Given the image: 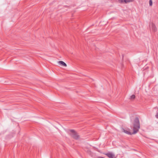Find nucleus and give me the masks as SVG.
<instances>
[{"label": "nucleus", "instance_id": "obj_1", "mask_svg": "<svg viewBox=\"0 0 158 158\" xmlns=\"http://www.w3.org/2000/svg\"><path fill=\"white\" fill-rule=\"evenodd\" d=\"M131 128L133 129V132H131L129 131L128 129H122L123 131L125 133L128 135L135 134L137 133L139 131L140 127L139 122L138 118H136L134 120L133 125L131 126Z\"/></svg>", "mask_w": 158, "mask_h": 158}, {"label": "nucleus", "instance_id": "obj_2", "mask_svg": "<svg viewBox=\"0 0 158 158\" xmlns=\"http://www.w3.org/2000/svg\"><path fill=\"white\" fill-rule=\"evenodd\" d=\"M70 132L71 135L74 139H77L79 138V136L77 135V133L73 130H69Z\"/></svg>", "mask_w": 158, "mask_h": 158}, {"label": "nucleus", "instance_id": "obj_3", "mask_svg": "<svg viewBox=\"0 0 158 158\" xmlns=\"http://www.w3.org/2000/svg\"><path fill=\"white\" fill-rule=\"evenodd\" d=\"M105 155L109 158H115V155L112 152H109L105 154Z\"/></svg>", "mask_w": 158, "mask_h": 158}, {"label": "nucleus", "instance_id": "obj_4", "mask_svg": "<svg viewBox=\"0 0 158 158\" xmlns=\"http://www.w3.org/2000/svg\"><path fill=\"white\" fill-rule=\"evenodd\" d=\"M152 30L154 32L156 31V28L155 25L153 23H152L151 25Z\"/></svg>", "mask_w": 158, "mask_h": 158}, {"label": "nucleus", "instance_id": "obj_5", "mask_svg": "<svg viewBox=\"0 0 158 158\" xmlns=\"http://www.w3.org/2000/svg\"><path fill=\"white\" fill-rule=\"evenodd\" d=\"M58 63L61 65H62V66H64V67H66L67 66V64L63 61H59L58 62Z\"/></svg>", "mask_w": 158, "mask_h": 158}, {"label": "nucleus", "instance_id": "obj_6", "mask_svg": "<svg viewBox=\"0 0 158 158\" xmlns=\"http://www.w3.org/2000/svg\"><path fill=\"white\" fill-rule=\"evenodd\" d=\"M134 0H124V3H127L131 2H132Z\"/></svg>", "mask_w": 158, "mask_h": 158}, {"label": "nucleus", "instance_id": "obj_7", "mask_svg": "<svg viewBox=\"0 0 158 158\" xmlns=\"http://www.w3.org/2000/svg\"><path fill=\"white\" fill-rule=\"evenodd\" d=\"M135 98V96L134 95H132L131 96L130 99H134Z\"/></svg>", "mask_w": 158, "mask_h": 158}, {"label": "nucleus", "instance_id": "obj_8", "mask_svg": "<svg viewBox=\"0 0 158 158\" xmlns=\"http://www.w3.org/2000/svg\"><path fill=\"white\" fill-rule=\"evenodd\" d=\"M149 4L150 6L152 5V0H150L149 1Z\"/></svg>", "mask_w": 158, "mask_h": 158}, {"label": "nucleus", "instance_id": "obj_9", "mask_svg": "<svg viewBox=\"0 0 158 158\" xmlns=\"http://www.w3.org/2000/svg\"><path fill=\"white\" fill-rule=\"evenodd\" d=\"M119 2L121 3H124V0H118Z\"/></svg>", "mask_w": 158, "mask_h": 158}, {"label": "nucleus", "instance_id": "obj_10", "mask_svg": "<svg viewBox=\"0 0 158 158\" xmlns=\"http://www.w3.org/2000/svg\"><path fill=\"white\" fill-rule=\"evenodd\" d=\"M156 118H158V113H157L156 115Z\"/></svg>", "mask_w": 158, "mask_h": 158}, {"label": "nucleus", "instance_id": "obj_11", "mask_svg": "<svg viewBox=\"0 0 158 158\" xmlns=\"http://www.w3.org/2000/svg\"><path fill=\"white\" fill-rule=\"evenodd\" d=\"M104 158V157H101V158Z\"/></svg>", "mask_w": 158, "mask_h": 158}]
</instances>
